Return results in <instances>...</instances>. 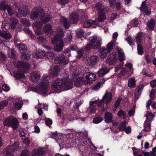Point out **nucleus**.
I'll return each instance as SVG.
<instances>
[{
    "label": "nucleus",
    "mask_w": 156,
    "mask_h": 156,
    "mask_svg": "<svg viewBox=\"0 0 156 156\" xmlns=\"http://www.w3.org/2000/svg\"><path fill=\"white\" fill-rule=\"evenodd\" d=\"M6 5L7 6L6 9L8 14L10 16H12L14 13V11L12 10L11 7L9 6H8V5Z\"/></svg>",
    "instance_id": "e2e57ef3"
},
{
    "label": "nucleus",
    "mask_w": 156,
    "mask_h": 156,
    "mask_svg": "<svg viewBox=\"0 0 156 156\" xmlns=\"http://www.w3.org/2000/svg\"><path fill=\"white\" fill-rule=\"evenodd\" d=\"M41 20L43 23H46L48 22L51 17V15L50 14H45L43 11V14L41 15Z\"/></svg>",
    "instance_id": "a211bd4d"
},
{
    "label": "nucleus",
    "mask_w": 156,
    "mask_h": 156,
    "mask_svg": "<svg viewBox=\"0 0 156 156\" xmlns=\"http://www.w3.org/2000/svg\"><path fill=\"white\" fill-rule=\"evenodd\" d=\"M54 62L56 64H59L62 65H66L69 62L67 55L66 56L63 54H59L56 56L54 60Z\"/></svg>",
    "instance_id": "9d476101"
},
{
    "label": "nucleus",
    "mask_w": 156,
    "mask_h": 156,
    "mask_svg": "<svg viewBox=\"0 0 156 156\" xmlns=\"http://www.w3.org/2000/svg\"><path fill=\"white\" fill-rule=\"evenodd\" d=\"M43 30L45 33L51 34L53 32L52 29V26L50 24H46L43 28Z\"/></svg>",
    "instance_id": "393cba45"
},
{
    "label": "nucleus",
    "mask_w": 156,
    "mask_h": 156,
    "mask_svg": "<svg viewBox=\"0 0 156 156\" xmlns=\"http://www.w3.org/2000/svg\"><path fill=\"white\" fill-rule=\"evenodd\" d=\"M44 120H45V124L47 126H49L52 123V120L51 119L45 117V119Z\"/></svg>",
    "instance_id": "864d4df0"
},
{
    "label": "nucleus",
    "mask_w": 156,
    "mask_h": 156,
    "mask_svg": "<svg viewBox=\"0 0 156 156\" xmlns=\"http://www.w3.org/2000/svg\"><path fill=\"white\" fill-rule=\"evenodd\" d=\"M43 11L42 10H39L36 9L34 11H32L30 14L31 18L33 20L36 19L39 15H41L43 14Z\"/></svg>",
    "instance_id": "6ab92c4d"
},
{
    "label": "nucleus",
    "mask_w": 156,
    "mask_h": 156,
    "mask_svg": "<svg viewBox=\"0 0 156 156\" xmlns=\"http://www.w3.org/2000/svg\"><path fill=\"white\" fill-rule=\"evenodd\" d=\"M122 50L121 48H118V55L119 60L120 61H123L125 60L124 54L123 52H122Z\"/></svg>",
    "instance_id": "f704fd0d"
},
{
    "label": "nucleus",
    "mask_w": 156,
    "mask_h": 156,
    "mask_svg": "<svg viewBox=\"0 0 156 156\" xmlns=\"http://www.w3.org/2000/svg\"><path fill=\"white\" fill-rule=\"evenodd\" d=\"M77 138H76L75 142L78 141L80 144H78V149L81 152L80 156H84V153L88 150V145L86 144L87 143L86 139H85L83 133H77L76 135Z\"/></svg>",
    "instance_id": "20e7f679"
},
{
    "label": "nucleus",
    "mask_w": 156,
    "mask_h": 156,
    "mask_svg": "<svg viewBox=\"0 0 156 156\" xmlns=\"http://www.w3.org/2000/svg\"><path fill=\"white\" fill-rule=\"evenodd\" d=\"M117 115L119 118H121L122 117L123 119H125L126 114L124 111L120 109L117 113Z\"/></svg>",
    "instance_id": "58836bf2"
},
{
    "label": "nucleus",
    "mask_w": 156,
    "mask_h": 156,
    "mask_svg": "<svg viewBox=\"0 0 156 156\" xmlns=\"http://www.w3.org/2000/svg\"><path fill=\"white\" fill-rule=\"evenodd\" d=\"M64 36L62 30L59 28L57 30L56 35L51 39L52 43L53 44H55L54 48L55 51L60 52L62 51L64 47V44L62 39Z\"/></svg>",
    "instance_id": "f257e3e1"
},
{
    "label": "nucleus",
    "mask_w": 156,
    "mask_h": 156,
    "mask_svg": "<svg viewBox=\"0 0 156 156\" xmlns=\"http://www.w3.org/2000/svg\"><path fill=\"white\" fill-rule=\"evenodd\" d=\"M77 49V47L76 45H71L68 48L65 49L63 51V54H65V55L66 56L67 55V58L71 55L70 51H76Z\"/></svg>",
    "instance_id": "dca6fc26"
},
{
    "label": "nucleus",
    "mask_w": 156,
    "mask_h": 156,
    "mask_svg": "<svg viewBox=\"0 0 156 156\" xmlns=\"http://www.w3.org/2000/svg\"><path fill=\"white\" fill-rule=\"evenodd\" d=\"M112 98V95L111 92L106 91L103 96L102 99L98 103V105L99 107L104 106V104H108L110 102Z\"/></svg>",
    "instance_id": "1a4fd4ad"
},
{
    "label": "nucleus",
    "mask_w": 156,
    "mask_h": 156,
    "mask_svg": "<svg viewBox=\"0 0 156 156\" xmlns=\"http://www.w3.org/2000/svg\"><path fill=\"white\" fill-rule=\"evenodd\" d=\"M48 83L44 82H42L40 83L39 88V93L42 94H45L48 90Z\"/></svg>",
    "instance_id": "4468645a"
},
{
    "label": "nucleus",
    "mask_w": 156,
    "mask_h": 156,
    "mask_svg": "<svg viewBox=\"0 0 156 156\" xmlns=\"http://www.w3.org/2000/svg\"><path fill=\"white\" fill-rule=\"evenodd\" d=\"M117 60V58L115 55H110L108 56L106 60V63H108L109 65L113 66L115 64Z\"/></svg>",
    "instance_id": "2eb2a0df"
},
{
    "label": "nucleus",
    "mask_w": 156,
    "mask_h": 156,
    "mask_svg": "<svg viewBox=\"0 0 156 156\" xmlns=\"http://www.w3.org/2000/svg\"><path fill=\"white\" fill-rule=\"evenodd\" d=\"M14 75L16 79L19 80H20L21 79L25 77L23 71L21 70H18L16 72H14Z\"/></svg>",
    "instance_id": "412c9836"
},
{
    "label": "nucleus",
    "mask_w": 156,
    "mask_h": 156,
    "mask_svg": "<svg viewBox=\"0 0 156 156\" xmlns=\"http://www.w3.org/2000/svg\"><path fill=\"white\" fill-rule=\"evenodd\" d=\"M17 47L19 50L22 54L24 53L27 50L26 45L23 43H20Z\"/></svg>",
    "instance_id": "7c9ffc66"
},
{
    "label": "nucleus",
    "mask_w": 156,
    "mask_h": 156,
    "mask_svg": "<svg viewBox=\"0 0 156 156\" xmlns=\"http://www.w3.org/2000/svg\"><path fill=\"white\" fill-rule=\"evenodd\" d=\"M41 27L37 26L35 29V32L37 34L40 35L41 34Z\"/></svg>",
    "instance_id": "0e129e2a"
},
{
    "label": "nucleus",
    "mask_w": 156,
    "mask_h": 156,
    "mask_svg": "<svg viewBox=\"0 0 156 156\" xmlns=\"http://www.w3.org/2000/svg\"><path fill=\"white\" fill-rule=\"evenodd\" d=\"M93 45L90 43L87 44L84 48V51H88L90 50L92 48Z\"/></svg>",
    "instance_id": "bf43d9fd"
},
{
    "label": "nucleus",
    "mask_w": 156,
    "mask_h": 156,
    "mask_svg": "<svg viewBox=\"0 0 156 156\" xmlns=\"http://www.w3.org/2000/svg\"><path fill=\"white\" fill-rule=\"evenodd\" d=\"M18 23V21L16 19H13L11 20V27L12 29H14Z\"/></svg>",
    "instance_id": "de8ad7c7"
},
{
    "label": "nucleus",
    "mask_w": 156,
    "mask_h": 156,
    "mask_svg": "<svg viewBox=\"0 0 156 156\" xmlns=\"http://www.w3.org/2000/svg\"><path fill=\"white\" fill-rule=\"evenodd\" d=\"M60 20L61 22L64 25L66 29H67L70 27V23L68 19L62 16L60 18Z\"/></svg>",
    "instance_id": "a878e982"
},
{
    "label": "nucleus",
    "mask_w": 156,
    "mask_h": 156,
    "mask_svg": "<svg viewBox=\"0 0 156 156\" xmlns=\"http://www.w3.org/2000/svg\"><path fill=\"white\" fill-rule=\"evenodd\" d=\"M101 40L98 39L96 42V44L94 46L95 48H99V49L100 48L102 44V43L101 42Z\"/></svg>",
    "instance_id": "774afa93"
},
{
    "label": "nucleus",
    "mask_w": 156,
    "mask_h": 156,
    "mask_svg": "<svg viewBox=\"0 0 156 156\" xmlns=\"http://www.w3.org/2000/svg\"><path fill=\"white\" fill-rule=\"evenodd\" d=\"M10 27H11L10 24L7 21H4L2 22V28L3 30L4 29L8 30L9 29Z\"/></svg>",
    "instance_id": "4c0bfd02"
},
{
    "label": "nucleus",
    "mask_w": 156,
    "mask_h": 156,
    "mask_svg": "<svg viewBox=\"0 0 156 156\" xmlns=\"http://www.w3.org/2000/svg\"><path fill=\"white\" fill-rule=\"evenodd\" d=\"M109 70V69L107 67H103L99 69L98 74V76H102L108 73Z\"/></svg>",
    "instance_id": "cd10ccee"
},
{
    "label": "nucleus",
    "mask_w": 156,
    "mask_h": 156,
    "mask_svg": "<svg viewBox=\"0 0 156 156\" xmlns=\"http://www.w3.org/2000/svg\"><path fill=\"white\" fill-rule=\"evenodd\" d=\"M75 51L77 52V58L80 59L82 57L84 52V50L83 48L78 49L77 48V50Z\"/></svg>",
    "instance_id": "c03bdc74"
},
{
    "label": "nucleus",
    "mask_w": 156,
    "mask_h": 156,
    "mask_svg": "<svg viewBox=\"0 0 156 156\" xmlns=\"http://www.w3.org/2000/svg\"><path fill=\"white\" fill-rule=\"evenodd\" d=\"M60 71V68L58 65H55L52 68L49 72V76L51 77H56Z\"/></svg>",
    "instance_id": "ddd939ff"
},
{
    "label": "nucleus",
    "mask_w": 156,
    "mask_h": 156,
    "mask_svg": "<svg viewBox=\"0 0 156 156\" xmlns=\"http://www.w3.org/2000/svg\"><path fill=\"white\" fill-rule=\"evenodd\" d=\"M19 143L18 142H15L11 146H9L4 149L3 153L7 156H11L13 153L18 149Z\"/></svg>",
    "instance_id": "6e6552de"
},
{
    "label": "nucleus",
    "mask_w": 156,
    "mask_h": 156,
    "mask_svg": "<svg viewBox=\"0 0 156 156\" xmlns=\"http://www.w3.org/2000/svg\"><path fill=\"white\" fill-rule=\"evenodd\" d=\"M18 11L20 15H22L24 17L26 16L30 13V11L28 10L27 8H26L25 9L23 8L22 9L19 8Z\"/></svg>",
    "instance_id": "2f4dec72"
},
{
    "label": "nucleus",
    "mask_w": 156,
    "mask_h": 156,
    "mask_svg": "<svg viewBox=\"0 0 156 156\" xmlns=\"http://www.w3.org/2000/svg\"><path fill=\"white\" fill-rule=\"evenodd\" d=\"M155 25V22L153 19H151L147 23V26L150 30H154Z\"/></svg>",
    "instance_id": "473e14b6"
},
{
    "label": "nucleus",
    "mask_w": 156,
    "mask_h": 156,
    "mask_svg": "<svg viewBox=\"0 0 156 156\" xmlns=\"http://www.w3.org/2000/svg\"><path fill=\"white\" fill-rule=\"evenodd\" d=\"M69 19L72 24L77 23L79 20L78 14L76 12H72L70 16Z\"/></svg>",
    "instance_id": "f3484780"
},
{
    "label": "nucleus",
    "mask_w": 156,
    "mask_h": 156,
    "mask_svg": "<svg viewBox=\"0 0 156 156\" xmlns=\"http://www.w3.org/2000/svg\"><path fill=\"white\" fill-rule=\"evenodd\" d=\"M95 9L98 12V21L101 22L104 21L106 19V14L108 12V10L104 7L101 2L96 4Z\"/></svg>",
    "instance_id": "39448f33"
},
{
    "label": "nucleus",
    "mask_w": 156,
    "mask_h": 156,
    "mask_svg": "<svg viewBox=\"0 0 156 156\" xmlns=\"http://www.w3.org/2000/svg\"><path fill=\"white\" fill-rule=\"evenodd\" d=\"M72 83L64 79H58L55 80L51 86L52 89L57 92H60L64 90H68L72 87Z\"/></svg>",
    "instance_id": "f03ea898"
},
{
    "label": "nucleus",
    "mask_w": 156,
    "mask_h": 156,
    "mask_svg": "<svg viewBox=\"0 0 156 156\" xmlns=\"http://www.w3.org/2000/svg\"><path fill=\"white\" fill-rule=\"evenodd\" d=\"M19 121L15 117L10 116L3 121L4 126L12 127L13 130L16 129L19 126Z\"/></svg>",
    "instance_id": "423d86ee"
},
{
    "label": "nucleus",
    "mask_w": 156,
    "mask_h": 156,
    "mask_svg": "<svg viewBox=\"0 0 156 156\" xmlns=\"http://www.w3.org/2000/svg\"><path fill=\"white\" fill-rule=\"evenodd\" d=\"M7 54L9 57L11 59H16L17 58L16 52L14 49L8 50Z\"/></svg>",
    "instance_id": "c756f323"
},
{
    "label": "nucleus",
    "mask_w": 156,
    "mask_h": 156,
    "mask_svg": "<svg viewBox=\"0 0 156 156\" xmlns=\"http://www.w3.org/2000/svg\"><path fill=\"white\" fill-rule=\"evenodd\" d=\"M99 57L97 55L91 56L87 59L86 63L89 66H93L95 65L98 61Z\"/></svg>",
    "instance_id": "9b49d317"
},
{
    "label": "nucleus",
    "mask_w": 156,
    "mask_h": 156,
    "mask_svg": "<svg viewBox=\"0 0 156 156\" xmlns=\"http://www.w3.org/2000/svg\"><path fill=\"white\" fill-rule=\"evenodd\" d=\"M141 11H142L144 15H149L151 14V10L147 5L145 1H143L140 8Z\"/></svg>",
    "instance_id": "f8f14e48"
},
{
    "label": "nucleus",
    "mask_w": 156,
    "mask_h": 156,
    "mask_svg": "<svg viewBox=\"0 0 156 156\" xmlns=\"http://www.w3.org/2000/svg\"><path fill=\"white\" fill-rule=\"evenodd\" d=\"M151 124L148 122L144 123V128L143 131L146 132L150 131L151 129Z\"/></svg>",
    "instance_id": "37998d69"
},
{
    "label": "nucleus",
    "mask_w": 156,
    "mask_h": 156,
    "mask_svg": "<svg viewBox=\"0 0 156 156\" xmlns=\"http://www.w3.org/2000/svg\"><path fill=\"white\" fill-rule=\"evenodd\" d=\"M144 88V85L143 84L139 85L136 87L134 94V97L135 98L137 99L139 98Z\"/></svg>",
    "instance_id": "aec40b11"
},
{
    "label": "nucleus",
    "mask_w": 156,
    "mask_h": 156,
    "mask_svg": "<svg viewBox=\"0 0 156 156\" xmlns=\"http://www.w3.org/2000/svg\"><path fill=\"white\" fill-rule=\"evenodd\" d=\"M97 40V37L96 36H94L89 37V41L90 42L92 43H95Z\"/></svg>",
    "instance_id": "4d7b16f0"
},
{
    "label": "nucleus",
    "mask_w": 156,
    "mask_h": 156,
    "mask_svg": "<svg viewBox=\"0 0 156 156\" xmlns=\"http://www.w3.org/2000/svg\"><path fill=\"white\" fill-rule=\"evenodd\" d=\"M0 36L3 38L6 39H9L11 38L10 32L8 31L0 30Z\"/></svg>",
    "instance_id": "bb28decb"
},
{
    "label": "nucleus",
    "mask_w": 156,
    "mask_h": 156,
    "mask_svg": "<svg viewBox=\"0 0 156 156\" xmlns=\"http://www.w3.org/2000/svg\"><path fill=\"white\" fill-rule=\"evenodd\" d=\"M22 140H23V144L25 145L26 146H29L30 141L28 137H25Z\"/></svg>",
    "instance_id": "69168bd1"
},
{
    "label": "nucleus",
    "mask_w": 156,
    "mask_h": 156,
    "mask_svg": "<svg viewBox=\"0 0 156 156\" xmlns=\"http://www.w3.org/2000/svg\"><path fill=\"white\" fill-rule=\"evenodd\" d=\"M8 104V101L7 100H2L0 101V110L2 109L5 107Z\"/></svg>",
    "instance_id": "a18cd8bd"
},
{
    "label": "nucleus",
    "mask_w": 156,
    "mask_h": 156,
    "mask_svg": "<svg viewBox=\"0 0 156 156\" xmlns=\"http://www.w3.org/2000/svg\"><path fill=\"white\" fill-rule=\"evenodd\" d=\"M105 121L106 123H109L112 121L113 115L109 112H107L105 115Z\"/></svg>",
    "instance_id": "b1692460"
},
{
    "label": "nucleus",
    "mask_w": 156,
    "mask_h": 156,
    "mask_svg": "<svg viewBox=\"0 0 156 156\" xmlns=\"http://www.w3.org/2000/svg\"><path fill=\"white\" fill-rule=\"evenodd\" d=\"M38 72L35 71L33 72L31 76L29 77V79L33 82H37L39 80V75Z\"/></svg>",
    "instance_id": "5701e85b"
},
{
    "label": "nucleus",
    "mask_w": 156,
    "mask_h": 156,
    "mask_svg": "<svg viewBox=\"0 0 156 156\" xmlns=\"http://www.w3.org/2000/svg\"><path fill=\"white\" fill-rule=\"evenodd\" d=\"M136 85V81L134 79L131 78L128 80V87L134 88Z\"/></svg>",
    "instance_id": "ea45409f"
},
{
    "label": "nucleus",
    "mask_w": 156,
    "mask_h": 156,
    "mask_svg": "<svg viewBox=\"0 0 156 156\" xmlns=\"http://www.w3.org/2000/svg\"><path fill=\"white\" fill-rule=\"evenodd\" d=\"M45 52L43 50H38L36 53V56L38 58H42L45 56Z\"/></svg>",
    "instance_id": "79ce46f5"
},
{
    "label": "nucleus",
    "mask_w": 156,
    "mask_h": 156,
    "mask_svg": "<svg viewBox=\"0 0 156 156\" xmlns=\"http://www.w3.org/2000/svg\"><path fill=\"white\" fill-rule=\"evenodd\" d=\"M27 64L28 63L27 62H24L21 61H19L15 64V65L16 66L17 68H23L26 67Z\"/></svg>",
    "instance_id": "c9c22d12"
},
{
    "label": "nucleus",
    "mask_w": 156,
    "mask_h": 156,
    "mask_svg": "<svg viewBox=\"0 0 156 156\" xmlns=\"http://www.w3.org/2000/svg\"><path fill=\"white\" fill-rule=\"evenodd\" d=\"M146 117L148 121H150L154 117V115L152 113L147 112L146 115Z\"/></svg>",
    "instance_id": "052dcab7"
},
{
    "label": "nucleus",
    "mask_w": 156,
    "mask_h": 156,
    "mask_svg": "<svg viewBox=\"0 0 156 156\" xmlns=\"http://www.w3.org/2000/svg\"><path fill=\"white\" fill-rule=\"evenodd\" d=\"M32 152H30L27 149H25L23 150L20 156H32Z\"/></svg>",
    "instance_id": "e433bc0d"
},
{
    "label": "nucleus",
    "mask_w": 156,
    "mask_h": 156,
    "mask_svg": "<svg viewBox=\"0 0 156 156\" xmlns=\"http://www.w3.org/2000/svg\"><path fill=\"white\" fill-rule=\"evenodd\" d=\"M72 36L70 33L67 34L65 38L66 42L67 43H69L72 41Z\"/></svg>",
    "instance_id": "3c124183"
},
{
    "label": "nucleus",
    "mask_w": 156,
    "mask_h": 156,
    "mask_svg": "<svg viewBox=\"0 0 156 156\" xmlns=\"http://www.w3.org/2000/svg\"><path fill=\"white\" fill-rule=\"evenodd\" d=\"M130 23L131 27H136L138 26L139 24V21L137 20L134 19L133 20L131 21Z\"/></svg>",
    "instance_id": "603ef678"
},
{
    "label": "nucleus",
    "mask_w": 156,
    "mask_h": 156,
    "mask_svg": "<svg viewBox=\"0 0 156 156\" xmlns=\"http://www.w3.org/2000/svg\"><path fill=\"white\" fill-rule=\"evenodd\" d=\"M88 18V16L87 15V13H86L85 12H83V14H82L80 19V20L81 23L84 21L87 20Z\"/></svg>",
    "instance_id": "09e8293b"
},
{
    "label": "nucleus",
    "mask_w": 156,
    "mask_h": 156,
    "mask_svg": "<svg viewBox=\"0 0 156 156\" xmlns=\"http://www.w3.org/2000/svg\"><path fill=\"white\" fill-rule=\"evenodd\" d=\"M126 121H122L121 122L120 126H118V129L120 131H123L124 130V129L126 127Z\"/></svg>",
    "instance_id": "8fccbe9b"
},
{
    "label": "nucleus",
    "mask_w": 156,
    "mask_h": 156,
    "mask_svg": "<svg viewBox=\"0 0 156 156\" xmlns=\"http://www.w3.org/2000/svg\"><path fill=\"white\" fill-rule=\"evenodd\" d=\"M84 33V32L82 30L79 29L76 32V34L77 36L79 38L82 37Z\"/></svg>",
    "instance_id": "5fc2aeb1"
},
{
    "label": "nucleus",
    "mask_w": 156,
    "mask_h": 156,
    "mask_svg": "<svg viewBox=\"0 0 156 156\" xmlns=\"http://www.w3.org/2000/svg\"><path fill=\"white\" fill-rule=\"evenodd\" d=\"M144 34L143 32H139L136 34V36L135 37L136 41V43L140 44L142 41L141 38L144 36Z\"/></svg>",
    "instance_id": "72a5a7b5"
},
{
    "label": "nucleus",
    "mask_w": 156,
    "mask_h": 156,
    "mask_svg": "<svg viewBox=\"0 0 156 156\" xmlns=\"http://www.w3.org/2000/svg\"><path fill=\"white\" fill-rule=\"evenodd\" d=\"M45 57L48 59H52L54 56L53 52L50 51L45 53Z\"/></svg>",
    "instance_id": "49530a36"
},
{
    "label": "nucleus",
    "mask_w": 156,
    "mask_h": 156,
    "mask_svg": "<svg viewBox=\"0 0 156 156\" xmlns=\"http://www.w3.org/2000/svg\"><path fill=\"white\" fill-rule=\"evenodd\" d=\"M83 26L84 28H87L90 27L92 25H97V21L91 20H89L85 21L81 23Z\"/></svg>",
    "instance_id": "4be33fe9"
},
{
    "label": "nucleus",
    "mask_w": 156,
    "mask_h": 156,
    "mask_svg": "<svg viewBox=\"0 0 156 156\" xmlns=\"http://www.w3.org/2000/svg\"><path fill=\"white\" fill-rule=\"evenodd\" d=\"M96 76L90 72L85 73L82 78L77 79L75 82V84L77 87H79L81 84H88L92 83V81L96 80Z\"/></svg>",
    "instance_id": "7ed1b4c3"
},
{
    "label": "nucleus",
    "mask_w": 156,
    "mask_h": 156,
    "mask_svg": "<svg viewBox=\"0 0 156 156\" xmlns=\"http://www.w3.org/2000/svg\"><path fill=\"white\" fill-rule=\"evenodd\" d=\"M113 43L112 41L108 43L106 48L105 47L100 48L99 50L100 56L101 58L104 59L107 55V53L110 52L113 49Z\"/></svg>",
    "instance_id": "0eeeda50"
},
{
    "label": "nucleus",
    "mask_w": 156,
    "mask_h": 156,
    "mask_svg": "<svg viewBox=\"0 0 156 156\" xmlns=\"http://www.w3.org/2000/svg\"><path fill=\"white\" fill-rule=\"evenodd\" d=\"M103 120V119L101 117H95L93 119V122L95 123H98Z\"/></svg>",
    "instance_id": "13d9d810"
},
{
    "label": "nucleus",
    "mask_w": 156,
    "mask_h": 156,
    "mask_svg": "<svg viewBox=\"0 0 156 156\" xmlns=\"http://www.w3.org/2000/svg\"><path fill=\"white\" fill-rule=\"evenodd\" d=\"M137 50L138 54L139 55H142L144 53L143 48L140 44L137 43Z\"/></svg>",
    "instance_id": "a19ab883"
},
{
    "label": "nucleus",
    "mask_w": 156,
    "mask_h": 156,
    "mask_svg": "<svg viewBox=\"0 0 156 156\" xmlns=\"http://www.w3.org/2000/svg\"><path fill=\"white\" fill-rule=\"evenodd\" d=\"M24 31L30 36L32 38H34V35L32 34V32L28 28H26L24 30Z\"/></svg>",
    "instance_id": "338daca9"
},
{
    "label": "nucleus",
    "mask_w": 156,
    "mask_h": 156,
    "mask_svg": "<svg viewBox=\"0 0 156 156\" xmlns=\"http://www.w3.org/2000/svg\"><path fill=\"white\" fill-rule=\"evenodd\" d=\"M125 40L127 41L129 45H131L134 44V41L130 36H129L127 38H126Z\"/></svg>",
    "instance_id": "680f3d73"
},
{
    "label": "nucleus",
    "mask_w": 156,
    "mask_h": 156,
    "mask_svg": "<svg viewBox=\"0 0 156 156\" xmlns=\"http://www.w3.org/2000/svg\"><path fill=\"white\" fill-rule=\"evenodd\" d=\"M45 152L43 148H40L38 149L37 151H34L32 152V156H44Z\"/></svg>",
    "instance_id": "c85d7f7f"
},
{
    "label": "nucleus",
    "mask_w": 156,
    "mask_h": 156,
    "mask_svg": "<svg viewBox=\"0 0 156 156\" xmlns=\"http://www.w3.org/2000/svg\"><path fill=\"white\" fill-rule=\"evenodd\" d=\"M30 55L26 54L25 52L23 54L21 58L22 59L25 60L26 61H28L30 58Z\"/></svg>",
    "instance_id": "6e6d98bb"
}]
</instances>
